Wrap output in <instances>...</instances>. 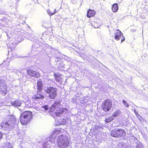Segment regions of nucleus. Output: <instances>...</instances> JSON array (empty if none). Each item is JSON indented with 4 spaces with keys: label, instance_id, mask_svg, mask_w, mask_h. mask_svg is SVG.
Masks as SVG:
<instances>
[{
    "label": "nucleus",
    "instance_id": "nucleus-1",
    "mask_svg": "<svg viewBox=\"0 0 148 148\" xmlns=\"http://www.w3.org/2000/svg\"><path fill=\"white\" fill-rule=\"evenodd\" d=\"M16 122L15 116H10L7 118L6 121H3L1 123V126L4 130L9 131L13 128Z\"/></svg>",
    "mask_w": 148,
    "mask_h": 148
},
{
    "label": "nucleus",
    "instance_id": "nucleus-2",
    "mask_svg": "<svg viewBox=\"0 0 148 148\" xmlns=\"http://www.w3.org/2000/svg\"><path fill=\"white\" fill-rule=\"evenodd\" d=\"M58 146L60 148H65L69 146V138L67 136L60 135L57 139Z\"/></svg>",
    "mask_w": 148,
    "mask_h": 148
},
{
    "label": "nucleus",
    "instance_id": "nucleus-3",
    "mask_svg": "<svg viewBox=\"0 0 148 148\" xmlns=\"http://www.w3.org/2000/svg\"><path fill=\"white\" fill-rule=\"evenodd\" d=\"M44 89L46 93L48 94V96L50 99H54L56 97L57 90L56 88L47 85L44 87Z\"/></svg>",
    "mask_w": 148,
    "mask_h": 148
},
{
    "label": "nucleus",
    "instance_id": "nucleus-4",
    "mask_svg": "<svg viewBox=\"0 0 148 148\" xmlns=\"http://www.w3.org/2000/svg\"><path fill=\"white\" fill-rule=\"evenodd\" d=\"M32 112L30 111L24 112L21 115L20 121L21 124L25 125L32 118Z\"/></svg>",
    "mask_w": 148,
    "mask_h": 148
},
{
    "label": "nucleus",
    "instance_id": "nucleus-5",
    "mask_svg": "<svg viewBox=\"0 0 148 148\" xmlns=\"http://www.w3.org/2000/svg\"><path fill=\"white\" fill-rule=\"evenodd\" d=\"M125 134V132L122 129H115L112 130L111 133V136L117 138L124 136Z\"/></svg>",
    "mask_w": 148,
    "mask_h": 148
},
{
    "label": "nucleus",
    "instance_id": "nucleus-6",
    "mask_svg": "<svg viewBox=\"0 0 148 148\" xmlns=\"http://www.w3.org/2000/svg\"><path fill=\"white\" fill-rule=\"evenodd\" d=\"M112 107V102L110 100H106L102 104V108L105 112L109 111L111 109Z\"/></svg>",
    "mask_w": 148,
    "mask_h": 148
},
{
    "label": "nucleus",
    "instance_id": "nucleus-7",
    "mask_svg": "<svg viewBox=\"0 0 148 148\" xmlns=\"http://www.w3.org/2000/svg\"><path fill=\"white\" fill-rule=\"evenodd\" d=\"M59 132V131L58 130H55L53 131L51 136L47 138V140L48 141L47 142L46 144H50V142L51 143H54L57 135Z\"/></svg>",
    "mask_w": 148,
    "mask_h": 148
},
{
    "label": "nucleus",
    "instance_id": "nucleus-8",
    "mask_svg": "<svg viewBox=\"0 0 148 148\" xmlns=\"http://www.w3.org/2000/svg\"><path fill=\"white\" fill-rule=\"evenodd\" d=\"M7 87L4 79H0V93L3 95H5L7 92Z\"/></svg>",
    "mask_w": 148,
    "mask_h": 148
},
{
    "label": "nucleus",
    "instance_id": "nucleus-9",
    "mask_svg": "<svg viewBox=\"0 0 148 148\" xmlns=\"http://www.w3.org/2000/svg\"><path fill=\"white\" fill-rule=\"evenodd\" d=\"M67 109L66 108H60L57 110L55 112L56 115L57 116H66V114L68 112Z\"/></svg>",
    "mask_w": 148,
    "mask_h": 148
},
{
    "label": "nucleus",
    "instance_id": "nucleus-10",
    "mask_svg": "<svg viewBox=\"0 0 148 148\" xmlns=\"http://www.w3.org/2000/svg\"><path fill=\"white\" fill-rule=\"evenodd\" d=\"M27 73L29 76L36 78L40 76L39 73L32 69V67L27 70Z\"/></svg>",
    "mask_w": 148,
    "mask_h": 148
},
{
    "label": "nucleus",
    "instance_id": "nucleus-11",
    "mask_svg": "<svg viewBox=\"0 0 148 148\" xmlns=\"http://www.w3.org/2000/svg\"><path fill=\"white\" fill-rule=\"evenodd\" d=\"M118 32L116 33L114 38L117 40H118L121 39V43H122L125 40V38L121 32L119 30H118Z\"/></svg>",
    "mask_w": 148,
    "mask_h": 148
},
{
    "label": "nucleus",
    "instance_id": "nucleus-12",
    "mask_svg": "<svg viewBox=\"0 0 148 148\" xmlns=\"http://www.w3.org/2000/svg\"><path fill=\"white\" fill-rule=\"evenodd\" d=\"M60 104L59 101H56L51 106L50 110L51 112H53L58 108Z\"/></svg>",
    "mask_w": 148,
    "mask_h": 148
},
{
    "label": "nucleus",
    "instance_id": "nucleus-13",
    "mask_svg": "<svg viewBox=\"0 0 148 148\" xmlns=\"http://www.w3.org/2000/svg\"><path fill=\"white\" fill-rule=\"evenodd\" d=\"M38 91L40 92L43 89V83L41 79H39L37 82Z\"/></svg>",
    "mask_w": 148,
    "mask_h": 148
},
{
    "label": "nucleus",
    "instance_id": "nucleus-14",
    "mask_svg": "<svg viewBox=\"0 0 148 148\" xmlns=\"http://www.w3.org/2000/svg\"><path fill=\"white\" fill-rule=\"evenodd\" d=\"M133 139L135 142L136 146V148H143L142 145L140 143V142L138 140L137 138L133 135Z\"/></svg>",
    "mask_w": 148,
    "mask_h": 148
},
{
    "label": "nucleus",
    "instance_id": "nucleus-15",
    "mask_svg": "<svg viewBox=\"0 0 148 148\" xmlns=\"http://www.w3.org/2000/svg\"><path fill=\"white\" fill-rule=\"evenodd\" d=\"M95 11L94 10L89 9L87 11V16L88 17L90 18L93 16L95 15Z\"/></svg>",
    "mask_w": 148,
    "mask_h": 148
},
{
    "label": "nucleus",
    "instance_id": "nucleus-16",
    "mask_svg": "<svg viewBox=\"0 0 148 148\" xmlns=\"http://www.w3.org/2000/svg\"><path fill=\"white\" fill-rule=\"evenodd\" d=\"M11 104L13 106L16 107L20 106L21 102L20 101L16 100L14 101H12L11 102Z\"/></svg>",
    "mask_w": 148,
    "mask_h": 148
},
{
    "label": "nucleus",
    "instance_id": "nucleus-17",
    "mask_svg": "<svg viewBox=\"0 0 148 148\" xmlns=\"http://www.w3.org/2000/svg\"><path fill=\"white\" fill-rule=\"evenodd\" d=\"M44 97V96L42 95L37 94L36 95L34 96L32 98L34 99H38L40 98L42 99Z\"/></svg>",
    "mask_w": 148,
    "mask_h": 148
},
{
    "label": "nucleus",
    "instance_id": "nucleus-18",
    "mask_svg": "<svg viewBox=\"0 0 148 148\" xmlns=\"http://www.w3.org/2000/svg\"><path fill=\"white\" fill-rule=\"evenodd\" d=\"M112 11L114 12H116L118 9V5L117 3H114L113 5L112 6Z\"/></svg>",
    "mask_w": 148,
    "mask_h": 148
},
{
    "label": "nucleus",
    "instance_id": "nucleus-19",
    "mask_svg": "<svg viewBox=\"0 0 148 148\" xmlns=\"http://www.w3.org/2000/svg\"><path fill=\"white\" fill-rule=\"evenodd\" d=\"M54 77L56 81L59 83H62V80L63 79L61 78L60 76L55 74Z\"/></svg>",
    "mask_w": 148,
    "mask_h": 148
},
{
    "label": "nucleus",
    "instance_id": "nucleus-20",
    "mask_svg": "<svg viewBox=\"0 0 148 148\" xmlns=\"http://www.w3.org/2000/svg\"><path fill=\"white\" fill-rule=\"evenodd\" d=\"M120 113L121 111L120 110H117L113 114L112 116H113L114 118L117 117L120 115Z\"/></svg>",
    "mask_w": 148,
    "mask_h": 148
},
{
    "label": "nucleus",
    "instance_id": "nucleus-21",
    "mask_svg": "<svg viewBox=\"0 0 148 148\" xmlns=\"http://www.w3.org/2000/svg\"><path fill=\"white\" fill-rule=\"evenodd\" d=\"M38 45L37 43H36L34 45H33L32 47V49L31 52H33V51H36L37 50L38 48L37 46Z\"/></svg>",
    "mask_w": 148,
    "mask_h": 148
},
{
    "label": "nucleus",
    "instance_id": "nucleus-22",
    "mask_svg": "<svg viewBox=\"0 0 148 148\" xmlns=\"http://www.w3.org/2000/svg\"><path fill=\"white\" fill-rule=\"evenodd\" d=\"M12 147L11 143L9 142H6L4 144L3 147L4 148H11Z\"/></svg>",
    "mask_w": 148,
    "mask_h": 148
},
{
    "label": "nucleus",
    "instance_id": "nucleus-23",
    "mask_svg": "<svg viewBox=\"0 0 148 148\" xmlns=\"http://www.w3.org/2000/svg\"><path fill=\"white\" fill-rule=\"evenodd\" d=\"M114 119V118L113 116H111L110 117L106 119L105 120V121L106 123H108L111 122Z\"/></svg>",
    "mask_w": 148,
    "mask_h": 148
},
{
    "label": "nucleus",
    "instance_id": "nucleus-24",
    "mask_svg": "<svg viewBox=\"0 0 148 148\" xmlns=\"http://www.w3.org/2000/svg\"><path fill=\"white\" fill-rule=\"evenodd\" d=\"M16 71V69L14 68H11L8 69V71L9 73H14Z\"/></svg>",
    "mask_w": 148,
    "mask_h": 148
},
{
    "label": "nucleus",
    "instance_id": "nucleus-25",
    "mask_svg": "<svg viewBox=\"0 0 148 148\" xmlns=\"http://www.w3.org/2000/svg\"><path fill=\"white\" fill-rule=\"evenodd\" d=\"M49 108L47 105L44 106L42 107V110H44V109L45 111H46L49 109Z\"/></svg>",
    "mask_w": 148,
    "mask_h": 148
},
{
    "label": "nucleus",
    "instance_id": "nucleus-26",
    "mask_svg": "<svg viewBox=\"0 0 148 148\" xmlns=\"http://www.w3.org/2000/svg\"><path fill=\"white\" fill-rule=\"evenodd\" d=\"M59 122L60 123V125H64L65 124L66 121V120H60L59 121Z\"/></svg>",
    "mask_w": 148,
    "mask_h": 148
},
{
    "label": "nucleus",
    "instance_id": "nucleus-27",
    "mask_svg": "<svg viewBox=\"0 0 148 148\" xmlns=\"http://www.w3.org/2000/svg\"><path fill=\"white\" fill-rule=\"evenodd\" d=\"M123 103L124 104V105L126 106L127 107H129V105L127 103V102L124 100H123L122 101Z\"/></svg>",
    "mask_w": 148,
    "mask_h": 148
},
{
    "label": "nucleus",
    "instance_id": "nucleus-28",
    "mask_svg": "<svg viewBox=\"0 0 148 148\" xmlns=\"http://www.w3.org/2000/svg\"><path fill=\"white\" fill-rule=\"evenodd\" d=\"M16 74H17L18 75L19 73H20V72L19 71L17 70L16 69V71H15V72H14Z\"/></svg>",
    "mask_w": 148,
    "mask_h": 148
},
{
    "label": "nucleus",
    "instance_id": "nucleus-29",
    "mask_svg": "<svg viewBox=\"0 0 148 148\" xmlns=\"http://www.w3.org/2000/svg\"><path fill=\"white\" fill-rule=\"evenodd\" d=\"M134 112L136 114V116L137 117H138V116H139V117H140V116L139 115V114H138V113L137 112L136 110H134Z\"/></svg>",
    "mask_w": 148,
    "mask_h": 148
},
{
    "label": "nucleus",
    "instance_id": "nucleus-30",
    "mask_svg": "<svg viewBox=\"0 0 148 148\" xmlns=\"http://www.w3.org/2000/svg\"><path fill=\"white\" fill-rule=\"evenodd\" d=\"M19 0H13L12 2L13 3L16 4L17 3Z\"/></svg>",
    "mask_w": 148,
    "mask_h": 148
},
{
    "label": "nucleus",
    "instance_id": "nucleus-31",
    "mask_svg": "<svg viewBox=\"0 0 148 148\" xmlns=\"http://www.w3.org/2000/svg\"><path fill=\"white\" fill-rule=\"evenodd\" d=\"M99 127V126L97 125H95V127L94 128V130L96 131L97 130Z\"/></svg>",
    "mask_w": 148,
    "mask_h": 148
},
{
    "label": "nucleus",
    "instance_id": "nucleus-32",
    "mask_svg": "<svg viewBox=\"0 0 148 148\" xmlns=\"http://www.w3.org/2000/svg\"><path fill=\"white\" fill-rule=\"evenodd\" d=\"M47 12H48V14L50 15H53L55 13V12H54L53 13H51L50 12V11H48Z\"/></svg>",
    "mask_w": 148,
    "mask_h": 148
},
{
    "label": "nucleus",
    "instance_id": "nucleus-33",
    "mask_svg": "<svg viewBox=\"0 0 148 148\" xmlns=\"http://www.w3.org/2000/svg\"><path fill=\"white\" fill-rule=\"evenodd\" d=\"M3 135L2 133L0 131V139L2 137Z\"/></svg>",
    "mask_w": 148,
    "mask_h": 148
},
{
    "label": "nucleus",
    "instance_id": "nucleus-34",
    "mask_svg": "<svg viewBox=\"0 0 148 148\" xmlns=\"http://www.w3.org/2000/svg\"><path fill=\"white\" fill-rule=\"evenodd\" d=\"M137 117L138 118V119H139V120H141V119L142 118L140 116L139 117V116H138V117Z\"/></svg>",
    "mask_w": 148,
    "mask_h": 148
}]
</instances>
